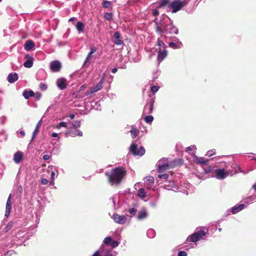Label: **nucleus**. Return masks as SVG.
<instances>
[{
  "mask_svg": "<svg viewBox=\"0 0 256 256\" xmlns=\"http://www.w3.org/2000/svg\"><path fill=\"white\" fill-rule=\"evenodd\" d=\"M56 85L60 90H63L66 88V80L64 78H60L56 80Z\"/></svg>",
  "mask_w": 256,
  "mask_h": 256,
  "instance_id": "15",
  "label": "nucleus"
},
{
  "mask_svg": "<svg viewBox=\"0 0 256 256\" xmlns=\"http://www.w3.org/2000/svg\"><path fill=\"white\" fill-rule=\"evenodd\" d=\"M232 168L234 170V174L242 172L240 166L236 164H232Z\"/></svg>",
  "mask_w": 256,
  "mask_h": 256,
  "instance_id": "30",
  "label": "nucleus"
},
{
  "mask_svg": "<svg viewBox=\"0 0 256 256\" xmlns=\"http://www.w3.org/2000/svg\"><path fill=\"white\" fill-rule=\"evenodd\" d=\"M194 160L196 164H200L202 165H206L207 164L208 160V159H204V158H199L198 156H194Z\"/></svg>",
  "mask_w": 256,
  "mask_h": 256,
  "instance_id": "26",
  "label": "nucleus"
},
{
  "mask_svg": "<svg viewBox=\"0 0 256 256\" xmlns=\"http://www.w3.org/2000/svg\"><path fill=\"white\" fill-rule=\"evenodd\" d=\"M26 61L24 62V66L26 68H30L34 64V58L30 54H27L24 56Z\"/></svg>",
  "mask_w": 256,
  "mask_h": 256,
  "instance_id": "10",
  "label": "nucleus"
},
{
  "mask_svg": "<svg viewBox=\"0 0 256 256\" xmlns=\"http://www.w3.org/2000/svg\"><path fill=\"white\" fill-rule=\"evenodd\" d=\"M245 207V204H241L238 205H235L228 209L227 211L226 216L230 214V212H231L232 214H236L242 210Z\"/></svg>",
  "mask_w": 256,
  "mask_h": 256,
  "instance_id": "9",
  "label": "nucleus"
},
{
  "mask_svg": "<svg viewBox=\"0 0 256 256\" xmlns=\"http://www.w3.org/2000/svg\"><path fill=\"white\" fill-rule=\"evenodd\" d=\"M104 247V246L103 244H102L100 246V249L98 250L97 251H96L92 256H100V253L102 252V250Z\"/></svg>",
  "mask_w": 256,
  "mask_h": 256,
  "instance_id": "48",
  "label": "nucleus"
},
{
  "mask_svg": "<svg viewBox=\"0 0 256 256\" xmlns=\"http://www.w3.org/2000/svg\"><path fill=\"white\" fill-rule=\"evenodd\" d=\"M85 26L84 24L80 21H78L76 24V28L78 34L82 33L84 32Z\"/></svg>",
  "mask_w": 256,
  "mask_h": 256,
  "instance_id": "25",
  "label": "nucleus"
},
{
  "mask_svg": "<svg viewBox=\"0 0 256 256\" xmlns=\"http://www.w3.org/2000/svg\"><path fill=\"white\" fill-rule=\"evenodd\" d=\"M144 120L146 123L150 124L153 121L154 117L152 116L151 115L146 116L144 117Z\"/></svg>",
  "mask_w": 256,
  "mask_h": 256,
  "instance_id": "41",
  "label": "nucleus"
},
{
  "mask_svg": "<svg viewBox=\"0 0 256 256\" xmlns=\"http://www.w3.org/2000/svg\"><path fill=\"white\" fill-rule=\"evenodd\" d=\"M160 87L156 86H152L150 88V90L152 93H156Z\"/></svg>",
  "mask_w": 256,
  "mask_h": 256,
  "instance_id": "49",
  "label": "nucleus"
},
{
  "mask_svg": "<svg viewBox=\"0 0 256 256\" xmlns=\"http://www.w3.org/2000/svg\"><path fill=\"white\" fill-rule=\"evenodd\" d=\"M156 96L154 94L150 96L144 108L143 114H149L152 113L154 109V105L155 102Z\"/></svg>",
  "mask_w": 256,
  "mask_h": 256,
  "instance_id": "3",
  "label": "nucleus"
},
{
  "mask_svg": "<svg viewBox=\"0 0 256 256\" xmlns=\"http://www.w3.org/2000/svg\"><path fill=\"white\" fill-rule=\"evenodd\" d=\"M168 174H159L158 176V177L160 178H161V179H164V180H166L168 178Z\"/></svg>",
  "mask_w": 256,
  "mask_h": 256,
  "instance_id": "53",
  "label": "nucleus"
},
{
  "mask_svg": "<svg viewBox=\"0 0 256 256\" xmlns=\"http://www.w3.org/2000/svg\"><path fill=\"white\" fill-rule=\"evenodd\" d=\"M62 67L60 62L58 60H54L51 62L50 64V68L53 72H58Z\"/></svg>",
  "mask_w": 256,
  "mask_h": 256,
  "instance_id": "14",
  "label": "nucleus"
},
{
  "mask_svg": "<svg viewBox=\"0 0 256 256\" xmlns=\"http://www.w3.org/2000/svg\"><path fill=\"white\" fill-rule=\"evenodd\" d=\"M112 239L110 236H106L104 238L103 242L106 246H110Z\"/></svg>",
  "mask_w": 256,
  "mask_h": 256,
  "instance_id": "39",
  "label": "nucleus"
},
{
  "mask_svg": "<svg viewBox=\"0 0 256 256\" xmlns=\"http://www.w3.org/2000/svg\"><path fill=\"white\" fill-rule=\"evenodd\" d=\"M18 79V74L16 72L10 73L8 76V81L10 83H14Z\"/></svg>",
  "mask_w": 256,
  "mask_h": 256,
  "instance_id": "20",
  "label": "nucleus"
},
{
  "mask_svg": "<svg viewBox=\"0 0 256 256\" xmlns=\"http://www.w3.org/2000/svg\"><path fill=\"white\" fill-rule=\"evenodd\" d=\"M34 93L32 90H30L29 91L25 90L22 92V96L26 100H28L30 97L33 96H34Z\"/></svg>",
  "mask_w": 256,
  "mask_h": 256,
  "instance_id": "27",
  "label": "nucleus"
},
{
  "mask_svg": "<svg viewBox=\"0 0 256 256\" xmlns=\"http://www.w3.org/2000/svg\"><path fill=\"white\" fill-rule=\"evenodd\" d=\"M206 235V232L202 230H198L195 232L194 234L190 235L186 238V242H196L201 239L202 237Z\"/></svg>",
  "mask_w": 256,
  "mask_h": 256,
  "instance_id": "4",
  "label": "nucleus"
},
{
  "mask_svg": "<svg viewBox=\"0 0 256 256\" xmlns=\"http://www.w3.org/2000/svg\"><path fill=\"white\" fill-rule=\"evenodd\" d=\"M112 218L115 222L120 224H124L127 220V218L126 216L120 215L116 214H114L112 216Z\"/></svg>",
  "mask_w": 256,
  "mask_h": 256,
  "instance_id": "8",
  "label": "nucleus"
},
{
  "mask_svg": "<svg viewBox=\"0 0 256 256\" xmlns=\"http://www.w3.org/2000/svg\"><path fill=\"white\" fill-rule=\"evenodd\" d=\"M256 200V196H251L244 199V202L246 204L252 203Z\"/></svg>",
  "mask_w": 256,
  "mask_h": 256,
  "instance_id": "28",
  "label": "nucleus"
},
{
  "mask_svg": "<svg viewBox=\"0 0 256 256\" xmlns=\"http://www.w3.org/2000/svg\"><path fill=\"white\" fill-rule=\"evenodd\" d=\"M167 160V158H163L158 162L156 166L158 167V171L159 172H163L169 168L170 165L167 162H166Z\"/></svg>",
  "mask_w": 256,
  "mask_h": 256,
  "instance_id": "6",
  "label": "nucleus"
},
{
  "mask_svg": "<svg viewBox=\"0 0 256 256\" xmlns=\"http://www.w3.org/2000/svg\"><path fill=\"white\" fill-rule=\"evenodd\" d=\"M55 176H56V174H55L54 170H52L51 172V174H50V178L52 180H54L55 178Z\"/></svg>",
  "mask_w": 256,
  "mask_h": 256,
  "instance_id": "61",
  "label": "nucleus"
},
{
  "mask_svg": "<svg viewBox=\"0 0 256 256\" xmlns=\"http://www.w3.org/2000/svg\"><path fill=\"white\" fill-rule=\"evenodd\" d=\"M90 52H89L91 53L92 54H94L97 50V49L96 48H94L92 46H90Z\"/></svg>",
  "mask_w": 256,
  "mask_h": 256,
  "instance_id": "56",
  "label": "nucleus"
},
{
  "mask_svg": "<svg viewBox=\"0 0 256 256\" xmlns=\"http://www.w3.org/2000/svg\"><path fill=\"white\" fill-rule=\"evenodd\" d=\"M34 42L31 40H27L24 45V50L26 51H30L34 48Z\"/></svg>",
  "mask_w": 256,
  "mask_h": 256,
  "instance_id": "19",
  "label": "nucleus"
},
{
  "mask_svg": "<svg viewBox=\"0 0 256 256\" xmlns=\"http://www.w3.org/2000/svg\"><path fill=\"white\" fill-rule=\"evenodd\" d=\"M154 178L152 176H148L145 178L144 186H148L150 184V186H154Z\"/></svg>",
  "mask_w": 256,
  "mask_h": 256,
  "instance_id": "23",
  "label": "nucleus"
},
{
  "mask_svg": "<svg viewBox=\"0 0 256 256\" xmlns=\"http://www.w3.org/2000/svg\"><path fill=\"white\" fill-rule=\"evenodd\" d=\"M112 16L113 14L112 12H106L104 14V18L108 20H112Z\"/></svg>",
  "mask_w": 256,
  "mask_h": 256,
  "instance_id": "40",
  "label": "nucleus"
},
{
  "mask_svg": "<svg viewBox=\"0 0 256 256\" xmlns=\"http://www.w3.org/2000/svg\"><path fill=\"white\" fill-rule=\"evenodd\" d=\"M62 127L67 128L68 125L66 122H60L56 126V129H60Z\"/></svg>",
  "mask_w": 256,
  "mask_h": 256,
  "instance_id": "45",
  "label": "nucleus"
},
{
  "mask_svg": "<svg viewBox=\"0 0 256 256\" xmlns=\"http://www.w3.org/2000/svg\"><path fill=\"white\" fill-rule=\"evenodd\" d=\"M187 253L185 251H179L178 256H187Z\"/></svg>",
  "mask_w": 256,
  "mask_h": 256,
  "instance_id": "57",
  "label": "nucleus"
},
{
  "mask_svg": "<svg viewBox=\"0 0 256 256\" xmlns=\"http://www.w3.org/2000/svg\"><path fill=\"white\" fill-rule=\"evenodd\" d=\"M13 222H9L4 228V232H8L12 227Z\"/></svg>",
  "mask_w": 256,
  "mask_h": 256,
  "instance_id": "42",
  "label": "nucleus"
},
{
  "mask_svg": "<svg viewBox=\"0 0 256 256\" xmlns=\"http://www.w3.org/2000/svg\"><path fill=\"white\" fill-rule=\"evenodd\" d=\"M156 45L161 48H163L164 50H166V44L164 43L163 40H161L160 38H158L157 40Z\"/></svg>",
  "mask_w": 256,
  "mask_h": 256,
  "instance_id": "36",
  "label": "nucleus"
},
{
  "mask_svg": "<svg viewBox=\"0 0 256 256\" xmlns=\"http://www.w3.org/2000/svg\"><path fill=\"white\" fill-rule=\"evenodd\" d=\"M180 0H176L171 2L170 6L172 8V13H176L182 8V6L180 5Z\"/></svg>",
  "mask_w": 256,
  "mask_h": 256,
  "instance_id": "11",
  "label": "nucleus"
},
{
  "mask_svg": "<svg viewBox=\"0 0 256 256\" xmlns=\"http://www.w3.org/2000/svg\"><path fill=\"white\" fill-rule=\"evenodd\" d=\"M82 132L78 130H70L66 132L65 136L66 137L72 136L74 137L76 136H82Z\"/></svg>",
  "mask_w": 256,
  "mask_h": 256,
  "instance_id": "12",
  "label": "nucleus"
},
{
  "mask_svg": "<svg viewBox=\"0 0 256 256\" xmlns=\"http://www.w3.org/2000/svg\"><path fill=\"white\" fill-rule=\"evenodd\" d=\"M120 243V242H118V240H112L111 244H110V246L112 248H115L117 247L119 245Z\"/></svg>",
  "mask_w": 256,
  "mask_h": 256,
  "instance_id": "46",
  "label": "nucleus"
},
{
  "mask_svg": "<svg viewBox=\"0 0 256 256\" xmlns=\"http://www.w3.org/2000/svg\"><path fill=\"white\" fill-rule=\"evenodd\" d=\"M156 33L160 36L163 34L170 36L174 34H178V30L173 24L172 20L166 14H162L160 19L155 18L153 20Z\"/></svg>",
  "mask_w": 256,
  "mask_h": 256,
  "instance_id": "1",
  "label": "nucleus"
},
{
  "mask_svg": "<svg viewBox=\"0 0 256 256\" xmlns=\"http://www.w3.org/2000/svg\"><path fill=\"white\" fill-rule=\"evenodd\" d=\"M48 170H56V171H57L58 170V167H56V166H48Z\"/></svg>",
  "mask_w": 256,
  "mask_h": 256,
  "instance_id": "59",
  "label": "nucleus"
},
{
  "mask_svg": "<svg viewBox=\"0 0 256 256\" xmlns=\"http://www.w3.org/2000/svg\"><path fill=\"white\" fill-rule=\"evenodd\" d=\"M42 94L40 92H36V94L35 98L36 100H39L41 98Z\"/></svg>",
  "mask_w": 256,
  "mask_h": 256,
  "instance_id": "60",
  "label": "nucleus"
},
{
  "mask_svg": "<svg viewBox=\"0 0 256 256\" xmlns=\"http://www.w3.org/2000/svg\"><path fill=\"white\" fill-rule=\"evenodd\" d=\"M194 152H196V146L195 145L189 146L186 148V152H190L192 150H194Z\"/></svg>",
  "mask_w": 256,
  "mask_h": 256,
  "instance_id": "47",
  "label": "nucleus"
},
{
  "mask_svg": "<svg viewBox=\"0 0 256 256\" xmlns=\"http://www.w3.org/2000/svg\"><path fill=\"white\" fill-rule=\"evenodd\" d=\"M166 184H164V188L166 190H170L171 188H174L175 186L174 183L172 180H169L166 182Z\"/></svg>",
  "mask_w": 256,
  "mask_h": 256,
  "instance_id": "29",
  "label": "nucleus"
},
{
  "mask_svg": "<svg viewBox=\"0 0 256 256\" xmlns=\"http://www.w3.org/2000/svg\"><path fill=\"white\" fill-rule=\"evenodd\" d=\"M92 54L91 53L88 52L86 58L84 62L83 66H87L90 64V60L92 58Z\"/></svg>",
  "mask_w": 256,
  "mask_h": 256,
  "instance_id": "32",
  "label": "nucleus"
},
{
  "mask_svg": "<svg viewBox=\"0 0 256 256\" xmlns=\"http://www.w3.org/2000/svg\"><path fill=\"white\" fill-rule=\"evenodd\" d=\"M102 5L104 8H108L109 7H111V8H112V3L110 1L108 0H104L102 3Z\"/></svg>",
  "mask_w": 256,
  "mask_h": 256,
  "instance_id": "38",
  "label": "nucleus"
},
{
  "mask_svg": "<svg viewBox=\"0 0 256 256\" xmlns=\"http://www.w3.org/2000/svg\"><path fill=\"white\" fill-rule=\"evenodd\" d=\"M6 120V116H2L0 118V123L2 124H5Z\"/></svg>",
  "mask_w": 256,
  "mask_h": 256,
  "instance_id": "55",
  "label": "nucleus"
},
{
  "mask_svg": "<svg viewBox=\"0 0 256 256\" xmlns=\"http://www.w3.org/2000/svg\"><path fill=\"white\" fill-rule=\"evenodd\" d=\"M146 234L148 238H152L156 236V232L154 229L150 228L147 230Z\"/></svg>",
  "mask_w": 256,
  "mask_h": 256,
  "instance_id": "33",
  "label": "nucleus"
},
{
  "mask_svg": "<svg viewBox=\"0 0 256 256\" xmlns=\"http://www.w3.org/2000/svg\"><path fill=\"white\" fill-rule=\"evenodd\" d=\"M105 256H114L113 254L111 253L110 251L106 250L105 253Z\"/></svg>",
  "mask_w": 256,
  "mask_h": 256,
  "instance_id": "64",
  "label": "nucleus"
},
{
  "mask_svg": "<svg viewBox=\"0 0 256 256\" xmlns=\"http://www.w3.org/2000/svg\"><path fill=\"white\" fill-rule=\"evenodd\" d=\"M126 170L122 166H116L110 172L106 171L105 175L108 178V182L112 186H118L123 180L126 175Z\"/></svg>",
  "mask_w": 256,
  "mask_h": 256,
  "instance_id": "2",
  "label": "nucleus"
},
{
  "mask_svg": "<svg viewBox=\"0 0 256 256\" xmlns=\"http://www.w3.org/2000/svg\"><path fill=\"white\" fill-rule=\"evenodd\" d=\"M24 157V155L22 152L20 151L16 152L14 156V161L16 164H20Z\"/></svg>",
  "mask_w": 256,
  "mask_h": 256,
  "instance_id": "17",
  "label": "nucleus"
},
{
  "mask_svg": "<svg viewBox=\"0 0 256 256\" xmlns=\"http://www.w3.org/2000/svg\"><path fill=\"white\" fill-rule=\"evenodd\" d=\"M159 14H160L159 11L157 9H156V8L152 9V14L153 16H156V18H158L157 16Z\"/></svg>",
  "mask_w": 256,
  "mask_h": 256,
  "instance_id": "52",
  "label": "nucleus"
},
{
  "mask_svg": "<svg viewBox=\"0 0 256 256\" xmlns=\"http://www.w3.org/2000/svg\"><path fill=\"white\" fill-rule=\"evenodd\" d=\"M40 125H41V120H40L36 124V128L32 133V139H33L35 138L36 136V134L38 132V128H40Z\"/></svg>",
  "mask_w": 256,
  "mask_h": 256,
  "instance_id": "35",
  "label": "nucleus"
},
{
  "mask_svg": "<svg viewBox=\"0 0 256 256\" xmlns=\"http://www.w3.org/2000/svg\"><path fill=\"white\" fill-rule=\"evenodd\" d=\"M74 129L78 130L77 128L80 126V122L79 120L74 121L72 124Z\"/></svg>",
  "mask_w": 256,
  "mask_h": 256,
  "instance_id": "44",
  "label": "nucleus"
},
{
  "mask_svg": "<svg viewBox=\"0 0 256 256\" xmlns=\"http://www.w3.org/2000/svg\"><path fill=\"white\" fill-rule=\"evenodd\" d=\"M137 195L138 197L144 198L146 196V193L143 188H140L137 192Z\"/></svg>",
  "mask_w": 256,
  "mask_h": 256,
  "instance_id": "31",
  "label": "nucleus"
},
{
  "mask_svg": "<svg viewBox=\"0 0 256 256\" xmlns=\"http://www.w3.org/2000/svg\"><path fill=\"white\" fill-rule=\"evenodd\" d=\"M139 130L136 129V128H132L130 130V132L131 134V136H132V138H134L136 137V136L138 135V134H139Z\"/></svg>",
  "mask_w": 256,
  "mask_h": 256,
  "instance_id": "34",
  "label": "nucleus"
},
{
  "mask_svg": "<svg viewBox=\"0 0 256 256\" xmlns=\"http://www.w3.org/2000/svg\"><path fill=\"white\" fill-rule=\"evenodd\" d=\"M40 88L42 90H45L47 88V86L45 84L40 83Z\"/></svg>",
  "mask_w": 256,
  "mask_h": 256,
  "instance_id": "54",
  "label": "nucleus"
},
{
  "mask_svg": "<svg viewBox=\"0 0 256 256\" xmlns=\"http://www.w3.org/2000/svg\"><path fill=\"white\" fill-rule=\"evenodd\" d=\"M128 212L132 216H134L137 212V210L135 208H130L128 210Z\"/></svg>",
  "mask_w": 256,
  "mask_h": 256,
  "instance_id": "51",
  "label": "nucleus"
},
{
  "mask_svg": "<svg viewBox=\"0 0 256 256\" xmlns=\"http://www.w3.org/2000/svg\"><path fill=\"white\" fill-rule=\"evenodd\" d=\"M42 158L44 160H48L50 158V156L48 155V154H44L42 156Z\"/></svg>",
  "mask_w": 256,
  "mask_h": 256,
  "instance_id": "62",
  "label": "nucleus"
},
{
  "mask_svg": "<svg viewBox=\"0 0 256 256\" xmlns=\"http://www.w3.org/2000/svg\"><path fill=\"white\" fill-rule=\"evenodd\" d=\"M170 3L169 0H160L158 2V8H162L167 6Z\"/></svg>",
  "mask_w": 256,
  "mask_h": 256,
  "instance_id": "37",
  "label": "nucleus"
},
{
  "mask_svg": "<svg viewBox=\"0 0 256 256\" xmlns=\"http://www.w3.org/2000/svg\"><path fill=\"white\" fill-rule=\"evenodd\" d=\"M215 153H216V150L212 149V150L208 151L206 155V156H208V157H210V156H212L213 154H215Z\"/></svg>",
  "mask_w": 256,
  "mask_h": 256,
  "instance_id": "50",
  "label": "nucleus"
},
{
  "mask_svg": "<svg viewBox=\"0 0 256 256\" xmlns=\"http://www.w3.org/2000/svg\"><path fill=\"white\" fill-rule=\"evenodd\" d=\"M216 178L218 180H224L228 176V173L224 168L216 170Z\"/></svg>",
  "mask_w": 256,
  "mask_h": 256,
  "instance_id": "13",
  "label": "nucleus"
},
{
  "mask_svg": "<svg viewBox=\"0 0 256 256\" xmlns=\"http://www.w3.org/2000/svg\"><path fill=\"white\" fill-rule=\"evenodd\" d=\"M86 84H82V86H80L79 90H78V92H82L84 90V89L86 88Z\"/></svg>",
  "mask_w": 256,
  "mask_h": 256,
  "instance_id": "58",
  "label": "nucleus"
},
{
  "mask_svg": "<svg viewBox=\"0 0 256 256\" xmlns=\"http://www.w3.org/2000/svg\"><path fill=\"white\" fill-rule=\"evenodd\" d=\"M114 43L116 45H122L123 44L122 41L120 40V34L118 32H116L114 33Z\"/></svg>",
  "mask_w": 256,
  "mask_h": 256,
  "instance_id": "22",
  "label": "nucleus"
},
{
  "mask_svg": "<svg viewBox=\"0 0 256 256\" xmlns=\"http://www.w3.org/2000/svg\"><path fill=\"white\" fill-rule=\"evenodd\" d=\"M48 180L46 178H43L42 180V183L44 184H46L48 183Z\"/></svg>",
  "mask_w": 256,
  "mask_h": 256,
  "instance_id": "63",
  "label": "nucleus"
},
{
  "mask_svg": "<svg viewBox=\"0 0 256 256\" xmlns=\"http://www.w3.org/2000/svg\"><path fill=\"white\" fill-rule=\"evenodd\" d=\"M11 198L12 195L10 194L6 203V208L4 216L6 218L9 216L12 208Z\"/></svg>",
  "mask_w": 256,
  "mask_h": 256,
  "instance_id": "16",
  "label": "nucleus"
},
{
  "mask_svg": "<svg viewBox=\"0 0 256 256\" xmlns=\"http://www.w3.org/2000/svg\"><path fill=\"white\" fill-rule=\"evenodd\" d=\"M106 74L104 73L98 82V84L94 87L92 88L90 90H88V94L91 95L94 92L100 90L102 88V84L104 82Z\"/></svg>",
  "mask_w": 256,
  "mask_h": 256,
  "instance_id": "7",
  "label": "nucleus"
},
{
  "mask_svg": "<svg viewBox=\"0 0 256 256\" xmlns=\"http://www.w3.org/2000/svg\"><path fill=\"white\" fill-rule=\"evenodd\" d=\"M75 98H83L86 96H88L91 95L90 94H88V90L86 92H76L73 94Z\"/></svg>",
  "mask_w": 256,
  "mask_h": 256,
  "instance_id": "24",
  "label": "nucleus"
},
{
  "mask_svg": "<svg viewBox=\"0 0 256 256\" xmlns=\"http://www.w3.org/2000/svg\"><path fill=\"white\" fill-rule=\"evenodd\" d=\"M130 151L134 156H142L144 154L146 150L143 146H140L138 148L137 145L135 144H132L130 148Z\"/></svg>",
  "mask_w": 256,
  "mask_h": 256,
  "instance_id": "5",
  "label": "nucleus"
},
{
  "mask_svg": "<svg viewBox=\"0 0 256 256\" xmlns=\"http://www.w3.org/2000/svg\"><path fill=\"white\" fill-rule=\"evenodd\" d=\"M148 216V214L146 210L144 208H142L140 210L138 211L137 218L138 220H143Z\"/></svg>",
  "mask_w": 256,
  "mask_h": 256,
  "instance_id": "21",
  "label": "nucleus"
},
{
  "mask_svg": "<svg viewBox=\"0 0 256 256\" xmlns=\"http://www.w3.org/2000/svg\"><path fill=\"white\" fill-rule=\"evenodd\" d=\"M168 46L174 49L180 48V46H179L178 44L172 42H170L168 43Z\"/></svg>",
  "mask_w": 256,
  "mask_h": 256,
  "instance_id": "43",
  "label": "nucleus"
},
{
  "mask_svg": "<svg viewBox=\"0 0 256 256\" xmlns=\"http://www.w3.org/2000/svg\"><path fill=\"white\" fill-rule=\"evenodd\" d=\"M168 55V51L166 50H161L160 49L158 51V54L157 56L158 61V62H162L164 58L167 56Z\"/></svg>",
  "mask_w": 256,
  "mask_h": 256,
  "instance_id": "18",
  "label": "nucleus"
}]
</instances>
